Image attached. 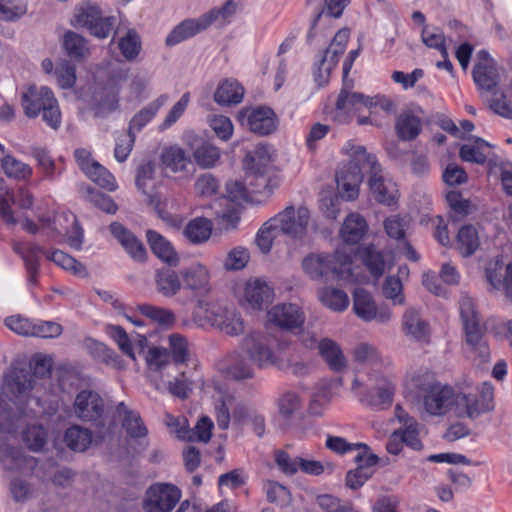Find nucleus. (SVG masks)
<instances>
[{"instance_id":"obj_1","label":"nucleus","mask_w":512,"mask_h":512,"mask_svg":"<svg viewBox=\"0 0 512 512\" xmlns=\"http://www.w3.org/2000/svg\"><path fill=\"white\" fill-rule=\"evenodd\" d=\"M52 365L51 356L36 354L30 361L31 372L14 370L5 377L0 394V463L5 469L13 470L33 465L34 459L22 456L20 451L7 441L16 437L17 429L24 422V407L31 402L40 405L39 397L31 393L38 392V381L50 375Z\"/></svg>"},{"instance_id":"obj_2","label":"nucleus","mask_w":512,"mask_h":512,"mask_svg":"<svg viewBox=\"0 0 512 512\" xmlns=\"http://www.w3.org/2000/svg\"><path fill=\"white\" fill-rule=\"evenodd\" d=\"M393 102L385 96L365 97L362 93L342 89L338 95L334 118L339 123H348L357 117L358 125H374L372 115L394 110Z\"/></svg>"},{"instance_id":"obj_3","label":"nucleus","mask_w":512,"mask_h":512,"mask_svg":"<svg viewBox=\"0 0 512 512\" xmlns=\"http://www.w3.org/2000/svg\"><path fill=\"white\" fill-rule=\"evenodd\" d=\"M304 273L312 280L323 281L329 273L339 280L347 282L358 281L354 272L350 253L339 248L333 255L327 253H310L302 260Z\"/></svg>"},{"instance_id":"obj_4","label":"nucleus","mask_w":512,"mask_h":512,"mask_svg":"<svg viewBox=\"0 0 512 512\" xmlns=\"http://www.w3.org/2000/svg\"><path fill=\"white\" fill-rule=\"evenodd\" d=\"M20 104L26 117L42 120L53 130H58L62 124V114L57 98L47 86L29 84L20 92Z\"/></svg>"},{"instance_id":"obj_5","label":"nucleus","mask_w":512,"mask_h":512,"mask_svg":"<svg viewBox=\"0 0 512 512\" xmlns=\"http://www.w3.org/2000/svg\"><path fill=\"white\" fill-rule=\"evenodd\" d=\"M345 150L357 160L368 163L369 166V189L374 199L387 206L396 203L399 197V191L396 183L382 175V169L375 155L367 153L364 146H353L348 144Z\"/></svg>"},{"instance_id":"obj_6","label":"nucleus","mask_w":512,"mask_h":512,"mask_svg":"<svg viewBox=\"0 0 512 512\" xmlns=\"http://www.w3.org/2000/svg\"><path fill=\"white\" fill-rule=\"evenodd\" d=\"M195 322L201 326H214L228 335H239L245 327L241 315L214 301L201 300L193 312Z\"/></svg>"},{"instance_id":"obj_7","label":"nucleus","mask_w":512,"mask_h":512,"mask_svg":"<svg viewBox=\"0 0 512 512\" xmlns=\"http://www.w3.org/2000/svg\"><path fill=\"white\" fill-rule=\"evenodd\" d=\"M277 346L274 337L261 332H252L243 339L241 350L257 366L268 367L276 364L280 359Z\"/></svg>"},{"instance_id":"obj_8","label":"nucleus","mask_w":512,"mask_h":512,"mask_svg":"<svg viewBox=\"0 0 512 512\" xmlns=\"http://www.w3.org/2000/svg\"><path fill=\"white\" fill-rule=\"evenodd\" d=\"M180 278L184 289L190 291L196 300L195 309H199L201 300L211 301V271L201 262H193L180 270Z\"/></svg>"},{"instance_id":"obj_9","label":"nucleus","mask_w":512,"mask_h":512,"mask_svg":"<svg viewBox=\"0 0 512 512\" xmlns=\"http://www.w3.org/2000/svg\"><path fill=\"white\" fill-rule=\"evenodd\" d=\"M493 409V387L491 384L483 383L479 394L456 393L455 412L458 417L471 419Z\"/></svg>"},{"instance_id":"obj_10","label":"nucleus","mask_w":512,"mask_h":512,"mask_svg":"<svg viewBox=\"0 0 512 512\" xmlns=\"http://www.w3.org/2000/svg\"><path fill=\"white\" fill-rule=\"evenodd\" d=\"M369 381V387L360 397V401L378 410L389 407L396 392L394 377L389 374H371Z\"/></svg>"},{"instance_id":"obj_11","label":"nucleus","mask_w":512,"mask_h":512,"mask_svg":"<svg viewBox=\"0 0 512 512\" xmlns=\"http://www.w3.org/2000/svg\"><path fill=\"white\" fill-rule=\"evenodd\" d=\"M273 220L279 233L293 239H302L307 234L310 212L304 206H289L274 216Z\"/></svg>"},{"instance_id":"obj_12","label":"nucleus","mask_w":512,"mask_h":512,"mask_svg":"<svg viewBox=\"0 0 512 512\" xmlns=\"http://www.w3.org/2000/svg\"><path fill=\"white\" fill-rule=\"evenodd\" d=\"M459 310L466 332L467 343L474 349L479 350L480 355L485 357L488 354V348L482 342L480 319L474 300L470 296L463 294L459 300Z\"/></svg>"},{"instance_id":"obj_13","label":"nucleus","mask_w":512,"mask_h":512,"mask_svg":"<svg viewBox=\"0 0 512 512\" xmlns=\"http://www.w3.org/2000/svg\"><path fill=\"white\" fill-rule=\"evenodd\" d=\"M456 391L446 384L439 382L431 391L424 394L422 405L429 416H444L455 412Z\"/></svg>"},{"instance_id":"obj_14","label":"nucleus","mask_w":512,"mask_h":512,"mask_svg":"<svg viewBox=\"0 0 512 512\" xmlns=\"http://www.w3.org/2000/svg\"><path fill=\"white\" fill-rule=\"evenodd\" d=\"M181 498V491L172 484L157 483L146 492V512H171Z\"/></svg>"},{"instance_id":"obj_15","label":"nucleus","mask_w":512,"mask_h":512,"mask_svg":"<svg viewBox=\"0 0 512 512\" xmlns=\"http://www.w3.org/2000/svg\"><path fill=\"white\" fill-rule=\"evenodd\" d=\"M242 126L258 135H268L276 130L277 120L272 109L268 107L243 108L238 113Z\"/></svg>"},{"instance_id":"obj_16","label":"nucleus","mask_w":512,"mask_h":512,"mask_svg":"<svg viewBox=\"0 0 512 512\" xmlns=\"http://www.w3.org/2000/svg\"><path fill=\"white\" fill-rule=\"evenodd\" d=\"M353 311L365 322L384 324L392 319L391 310L385 305L377 306L371 294L363 289L354 291Z\"/></svg>"},{"instance_id":"obj_17","label":"nucleus","mask_w":512,"mask_h":512,"mask_svg":"<svg viewBox=\"0 0 512 512\" xmlns=\"http://www.w3.org/2000/svg\"><path fill=\"white\" fill-rule=\"evenodd\" d=\"M75 21L101 39L108 37L113 27V18L103 17L100 8L91 3H85L77 10Z\"/></svg>"},{"instance_id":"obj_18","label":"nucleus","mask_w":512,"mask_h":512,"mask_svg":"<svg viewBox=\"0 0 512 512\" xmlns=\"http://www.w3.org/2000/svg\"><path fill=\"white\" fill-rule=\"evenodd\" d=\"M305 318L302 308L295 303H278L267 312L269 323L288 331L301 327Z\"/></svg>"},{"instance_id":"obj_19","label":"nucleus","mask_w":512,"mask_h":512,"mask_svg":"<svg viewBox=\"0 0 512 512\" xmlns=\"http://www.w3.org/2000/svg\"><path fill=\"white\" fill-rule=\"evenodd\" d=\"M275 297L274 289L265 280L249 279L243 286L240 302L253 310H262Z\"/></svg>"},{"instance_id":"obj_20","label":"nucleus","mask_w":512,"mask_h":512,"mask_svg":"<svg viewBox=\"0 0 512 512\" xmlns=\"http://www.w3.org/2000/svg\"><path fill=\"white\" fill-rule=\"evenodd\" d=\"M478 62L473 69V79L476 85L493 95L497 94L499 73L493 59L485 50L477 53Z\"/></svg>"},{"instance_id":"obj_21","label":"nucleus","mask_w":512,"mask_h":512,"mask_svg":"<svg viewBox=\"0 0 512 512\" xmlns=\"http://www.w3.org/2000/svg\"><path fill=\"white\" fill-rule=\"evenodd\" d=\"M439 381L435 375L426 368L408 372L404 379L403 394L406 398L422 399L424 394L431 391Z\"/></svg>"},{"instance_id":"obj_22","label":"nucleus","mask_w":512,"mask_h":512,"mask_svg":"<svg viewBox=\"0 0 512 512\" xmlns=\"http://www.w3.org/2000/svg\"><path fill=\"white\" fill-rule=\"evenodd\" d=\"M215 13H205L199 18L182 21L169 33L166 44L173 46L205 31L215 22Z\"/></svg>"},{"instance_id":"obj_23","label":"nucleus","mask_w":512,"mask_h":512,"mask_svg":"<svg viewBox=\"0 0 512 512\" xmlns=\"http://www.w3.org/2000/svg\"><path fill=\"white\" fill-rule=\"evenodd\" d=\"M355 462L358 463L357 468L348 471L346 475V485L351 489L362 487L372 477L378 457L369 450H364L356 455Z\"/></svg>"},{"instance_id":"obj_24","label":"nucleus","mask_w":512,"mask_h":512,"mask_svg":"<svg viewBox=\"0 0 512 512\" xmlns=\"http://www.w3.org/2000/svg\"><path fill=\"white\" fill-rule=\"evenodd\" d=\"M153 174L154 167L151 163H145L141 165L136 176V186L140 191H142L143 194L147 196L149 204L154 207L159 217L165 222H171V215L166 213L161 207L160 196L156 193H153Z\"/></svg>"},{"instance_id":"obj_25","label":"nucleus","mask_w":512,"mask_h":512,"mask_svg":"<svg viewBox=\"0 0 512 512\" xmlns=\"http://www.w3.org/2000/svg\"><path fill=\"white\" fill-rule=\"evenodd\" d=\"M12 248L24 262L28 283L35 285L40 271V259L45 254L44 250L36 244L24 242H14Z\"/></svg>"},{"instance_id":"obj_26","label":"nucleus","mask_w":512,"mask_h":512,"mask_svg":"<svg viewBox=\"0 0 512 512\" xmlns=\"http://www.w3.org/2000/svg\"><path fill=\"white\" fill-rule=\"evenodd\" d=\"M103 409L102 398L92 391H81L74 401V413L84 421H98L103 414Z\"/></svg>"},{"instance_id":"obj_27","label":"nucleus","mask_w":512,"mask_h":512,"mask_svg":"<svg viewBox=\"0 0 512 512\" xmlns=\"http://www.w3.org/2000/svg\"><path fill=\"white\" fill-rule=\"evenodd\" d=\"M275 149L268 144H259L244 160L245 171L250 173L274 172Z\"/></svg>"},{"instance_id":"obj_28","label":"nucleus","mask_w":512,"mask_h":512,"mask_svg":"<svg viewBox=\"0 0 512 512\" xmlns=\"http://www.w3.org/2000/svg\"><path fill=\"white\" fill-rule=\"evenodd\" d=\"M36 217L38 218V221L41 223V225L45 228H50L53 231H56L59 234L64 233L67 237V242L70 245V247L79 250L83 243V231L81 227L77 223V219L75 215L69 214V215H63V217L66 218V220L71 219V228L60 230L56 225H52L53 220V213L52 212H46L42 213L40 211V208L38 207L35 213ZM62 218L60 216L58 218V221Z\"/></svg>"},{"instance_id":"obj_29","label":"nucleus","mask_w":512,"mask_h":512,"mask_svg":"<svg viewBox=\"0 0 512 512\" xmlns=\"http://www.w3.org/2000/svg\"><path fill=\"white\" fill-rule=\"evenodd\" d=\"M351 355L354 362L367 365L374 370L388 369L392 366L391 359L382 355L377 347L370 343H358Z\"/></svg>"},{"instance_id":"obj_30","label":"nucleus","mask_w":512,"mask_h":512,"mask_svg":"<svg viewBox=\"0 0 512 512\" xmlns=\"http://www.w3.org/2000/svg\"><path fill=\"white\" fill-rule=\"evenodd\" d=\"M367 231L368 224L365 218L357 212H352L345 218L339 235L344 243L355 245L364 238Z\"/></svg>"},{"instance_id":"obj_31","label":"nucleus","mask_w":512,"mask_h":512,"mask_svg":"<svg viewBox=\"0 0 512 512\" xmlns=\"http://www.w3.org/2000/svg\"><path fill=\"white\" fill-rule=\"evenodd\" d=\"M105 331L117 343L119 349L132 360L136 359L135 347L143 350L147 342V339L140 335L135 339L130 338L125 330L117 325H107Z\"/></svg>"},{"instance_id":"obj_32","label":"nucleus","mask_w":512,"mask_h":512,"mask_svg":"<svg viewBox=\"0 0 512 512\" xmlns=\"http://www.w3.org/2000/svg\"><path fill=\"white\" fill-rule=\"evenodd\" d=\"M110 231L134 260L143 261L145 259L146 250L134 234L119 223H112Z\"/></svg>"},{"instance_id":"obj_33","label":"nucleus","mask_w":512,"mask_h":512,"mask_svg":"<svg viewBox=\"0 0 512 512\" xmlns=\"http://www.w3.org/2000/svg\"><path fill=\"white\" fill-rule=\"evenodd\" d=\"M317 348L319 355L332 371L342 372L347 368V359L335 341L328 338L322 339Z\"/></svg>"},{"instance_id":"obj_34","label":"nucleus","mask_w":512,"mask_h":512,"mask_svg":"<svg viewBox=\"0 0 512 512\" xmlns=\"http://www.w3.org/2000/svg\"><path fill=\"white\" fill-rule=\"evenodd\" d=\"M352 144L353 146H359L353 141H347L342 147V153L348 157V161L342 163L336 172V182H339L342 177L346 180L345 182H354L357 178H360V182L363 181V173L369 174L368 163L354 159L346 150V146Z\"/></svg>"},{"instance_id":"obj_35","label":"nucleus","mask_w":512,"mask_h":512,"mask_svg":"<svg viewBox=\"0 0 512 512\" xmlns=\"http://www.w3.org/2000/svg\"><path fill=\"white\" fill-rule=\"evenodd\" d=\"M395 130L399 139L414 140L422 130L420 116L411 110L402 111L396 119Z\"/></svg>"},{"instance_id":"obj_36","label":"nucleus","mask_w":512,"mask_h":512,"mask_svg":"<svg viewBox=\"0 0 512 512\" xmlns=\"http://www.w3.org/2000/svg\"><path fill=\"white\" fill-rule=\"evenodd\" d=\"M167 101L168 95L162 94L143 109H141L139 112H137L130 120L128 131L134 135L136 132H139L152 121V119L156 116L158 111L166 104Z\"/></svg>"},{"instance_id":"obj_37","label":"nucleus","mask_w":512,"mask_h":512,"mask_svg":"<svg viewBox=\"0 0 512 512\" xmlns=\"http://www.w3.org/2000/svg\"><path fill=\"white\" fill-rule=\"evenodd\" d=\"M237 402L232 392L219 390L215 397V415L219 428L226 430L229 427L231 415Z\"/></svg>"},{"instance_id":"obj_38","label":"nucleus","mask_w":512,"mask_h":512,"mask_svg":"<svg viewBox=\"0 0 512 512\" xmlns=\"http://www.w3.org/2000/svg\"><path fill=\"white\" fill-rule=\"evenodd\" d=\"M244 96V89L233 79L223 80L214 92V100L220 105L239 104Z\"/></svg>"},{"instance_id":"obj_39","label":"nucleus","mask_w":512,"mask_h":512,"mask_svg":"<svg viewBox=\"0 0 512 512\" xmlns=\"http://www.w3.org/2000/svg\"><path fill=\"white\" fill-rule=\"evenodd\" d=\"M116 414L123 417V428L127 434L133 438H140L147 435V428L144 425L140 415L120 402L116 406Z\"/></svg>"},{"instance_id":"obj_40","label":"nucleus","mask_w":512,"mask_h":512,"mask_svg":"<svg viewBox=\"0 0 512 512\" xmlns=\"http://www.w3.org/2000/svg\"><path fill=\"white\" fill-rule=\"evenodd\" d=\"M213 223L205 217H197L188 222L184 229L185 237L194 244L206 242L212 233Z\"/></svg>"},{"instance_id":"obj_41","label":"nucleus","mask_w":512,"mask_h":512,"mask_svg":"<svg viewBox=\"0 0 512 512\" xmlns=\"http://www.w3.org/2000/svg\"><path fill=\"white\" fill-rule=\"evenodd\" d=\"M147 239L153 253L162 261L169 264H175L178 260L171 243L159 233L148 230Z\"/></svg>"},{"instance_id":"obj_42","label":"nucleus","mask_w":512,"mask_h":512,"mask_svg":"<svg viewBox=\"0 0 512 512\" xmlns=\"http://www.w3.org/2000/svg\"><path fill=\"white\" fill-rule=\"evenodd\" d=\"M161 160L166 169L177 173L186 170L191 164L189 155L179 146H170L163 150Z\"/></svg>"},{"instance_id":"obj_43","label":"nucleus","mask_w":512,"mask_h":512,"mask_svg":"<svg viewBox=\"0 0 512 512\" xmlns=\"http://www.w3.org/2000/svg\"><path fill=\"white\" fill-rule=\"evenodd\" d=\"M279 415L285 421H291L300 418L302 410V401L295 392H285L277 401Z\"/></svg>"},{"instance_id":"obj_44","label":"nucleus","mask_w":512,"mask_h":512,"mask_svg":"<svg viewBox=\"0 0 512 512\" xmlns=\"http://www.w3.org/2000/svg\"><path fill=\"white\" fill-rule=\"evenodd\" d=\"M145 361L149 370L164 375L165 370H177L174 362L170 361V355L165 348L152 347L145 354Z\"/></svg>"},{"instance_id":"obj_45","label":"nucleus","mask_w":512,"mask_h":512,"mask_svg":"<svg viewBox=\"0 0 512 512\" xmlns=\"http://www.w3.org/2000/svg\"><path fill=\"white\" fill-rule=\"evenodd\" d=\"M1 167L5 175L17 181H27L33 175L32 167L12 155H6L1 159Z\"/></svg>"},{"instance_id":"obj_46","label":"nucleus","mask_w":512,"mask_h":512,"mask_svg":"<svg viewBox=\"0 0 512 512\" xmlns=\"http://www.w3.org/2000/svg\"><path fill=\"white\" fill-rule=\"evenodd\" d=\"M402 327L407 336L424 340L428 335V325L420 318L415 309H408L403 315Z\"/></svg>"},{"instance_id":"obj_47","label":"nucleus","mask_w":512,"mask_h":512,"mask_svg":"<svg viewBox=\"0 0 512 512\" xmlns=\"http://www.w3.org/2000/svg\"><path fill=\"white\" fill-rule=\"evenodd\" d=\"M63 46L67 55L75 60H83L89 57L90 49L87 41L79 34L68 31L63 37Z\"/></svg>"},{"instance_id":"obj_48","label":"nucleus","mask_w":512,"mask_h":512,"mask_svg":"<svg viewBox=\"0 0 512 512\" xmlns=\"http://www.w3.org/2000/svg\"><path fill=\"white\" fill-rule=\"evenodd\" d=\"M490 144L481 138H476L473 142L466 143L460 148V157L465 162L483 164L487 159V150Z\"/></svg>"},{"instance_id":"obj_49","label":"nucleus","mask_w":512,"mask_h":512,"mask_svg":"<svg viewBox=\"0 0 512 512\" xmlns=\"http://www.w3.org/2000/svg\"><path fill=\"white\" fill-rule=\"evenodd\" d=\"M319 299L323 305L335 312L346 310L350 302L348 295L344 291L330 287L319 291Z\"/></svg>"},{"instance_id":"obj_50","label":"nucleus","mask_w":512,"mask_h":512,"mask_svg":"<svg viewBox=\"0 0 512 512\" xmlns=\"http://www.w3.org/2000/svg\"><path fill=\"white\" fill-rule=\"evenodd\" d=\"M182 286L180 274L172 270L159 271L156 276L157 290L166 297L176 295Z\"/></svg>"},{"instance_id":"obj_51","label":"nucleus","mask_w":512,"mask_h":512,"mask_svg":"<svg viewBox=\"0 0 512 512\" xmlns=\"http://www.w3.org/2000/svg\"><path fill=\"white\" fill-rule=\"evenodd\" d=\"M457 245L463 256L472 255L479 247V236L472 225L463 226L457 234Z\"/></svg>"},{"instance_id":"obj_52","label":"nucleus","mask_w":512,"mask_h":512,"mask_svg":"<svg viewBox=\"0 0 512 512\" xmlns=\"http://www.w3.org/2000/svg\"><path fill=\"white\" fill-rule=\"evenodd\" d=\"M138 311L145 317L164 327H171L176 321L173 311L167 308L142 304L138 306Z\"/></svg>"},{"instance_id":"obj_53","label":"nucleus","mask_w":512,"mask_h":512,"mask_svg":"<svg viewBox=\"0 0 512 512\" xmlns=\"http://www.w3.org/2000/svg\"><path fill=\"white\" fill-rule=\"evenodd\" d=\"M64 439L70 449L78 452L85 451L92 442L90 431L79 426L67 429Z\"/></svg>"},{"instance_id":"obj_54","label":"nucleus","mask_w":512,"mask_h":512,"mask_svg":"<svg viewBox=\"0 0 512 512\" xmlns=\"http://www.w3.org/2000/svg\"><path fill=\"white\" fill-rule=\"evenodd\" d=\"M166 386L172 395L182 399L186 398L188 396V392L191 391V385L183 372L173 380L165 381L164 375H161V379L159 381L155 380V387L157 390H162Z\"/></svg>"},{"instance_id":"obj_55","label":"nucleus","mask_w":512,"mask_h":512,"mask_svg":"<svg viewBox=\"0 0 512 512\" xmlns=\"http://www.w3.org/2000/svg\"><path fill=\"white\" fill-rule=\"evenodd\" d=\"M273 218L266 221L258 230L255 237V244L263 254L270 252L274 239L279 235Z\"/></svg>"},{"instance_id":"obj_56","label":"nucleus","mask_w":512,"mask_h":512,"mask_svg":"<svg viewBox=\"0 0 512 512\" xmlns=\"http://www.w3.org/2000/svg\"><path fill=\"white\" fill-rule=\"evenodd\" d=\"M47 258L54 262L57 266L67 270L74 275L86 276V268L70 255L60 250H55L47 255Z\"/></svg>"},{"instance_id":"obj_57","label":"nucleus","mask_w":512,"mask_h":512,"mask_svg":"<svg viewBox=\"0 0 512 512\" xmlns=\"http://www.w3.org/2000/svg\"><path fill=\"white\" fill-rule=\"evenodd\" d=\"M85 174L99 186L113 191L117 188L114 176L98 162H91V167Z\"/></svg>"},{"instance_id":"obj_58","label":"nucleus","mask_w":512,"mask_h":512,"mask_svg":"<svg viewBox=\"0 0 512 512\" xmlns=\"http://www.w3.org/2000/svg\"><path fill=\"white\" fill-rule=\"evenodd\" d=\"M118 48L126 60H134L141 51V39L137 32L129 30L125 36L119 39Z\"/></svg>"},{"instance_id":"obj_59","label":"nucleus","mask_w":512,"mask_h":512,"mask_svg":"<svg viewBox=\"0 0 512 512\" xmlns=\"http://www.w3.org/2000/svg\"><path fill=\"white\" fill-rule=\"evenodd\" d=\"M190 102V93H184L181 98L170 108L158 130L165 131L172 127L185 113Z\"/></svg>"},{"instance_id":"obj_60","label":"nucleus","mask_w":512,"mask_h":512,"mask_svg":"<svg viewBox=\"0 0 512 512\" xmlns=\"http://www.w3.org/2000/svg\"><path fill=\"white\" fill-rule=\"evenodd\" d=\"M32 156L37 161L38 167L42 170L46 179L53 180L57 174L62 173V170L57 168L54 159L45 149L33 148Z\"/></svg>"},{"instance_id":"obj_61","label":"nucleus","mask_w":512,"mask_h":512,"mask_svg":"<svg viewBox=\"0 0 512 512\" xmlns=\"http://www.w3.org/2000/svg\"><path fill=\"white\" fill-rule=\"evenodd\" d=\"M410 226L408 217H400L399 215H391L384 221V229L386 234L397 241H404L405 233Z\"/></svg>"},{"instance_id":"obj_62","label":"nucleus","mask_w":512,"mask_h":512,"mask_svg":"<svg viewBox=\"0 0 512 512\" xmlns=\"http://www.w3.org/2000/svg\"><path fill=\"white\" fill-rule=\"evenodd\" d=\"M362 260L375 278L382 276L385 270V260L381 252L375 250L373 247H365L362 250Z\"/></svg>"},{"instance_id":"obj_63","label":"nucleus","mask_w":512,"mask_h":512,"mask_svg":"<svg viewBox=\"0 0 512 512\" xmlns=\"http://www.w3.org/2000/svg\"><path fill=\"white\" fill-rule=\"evenodd\" d=\"M54 74L56 82L61 89H70L76 82V68L67 60L57 64Z\"/></svg>"},{"instance_id":"obj_64","label":"nucleus","mask_w":512,"mask_h":512,"mask_svg":"<svg viewBox=\"0 0 512 512\" xmlns=\"http://www.w3.org/2000/svg\"><path fill=\"white\" fill-rule=\"evenodd\" d=\"M193 156L199 166L202 168H210L219 160L220 151L217 147L205 143L194 151Z\"/></svg>"}]
</instances>
